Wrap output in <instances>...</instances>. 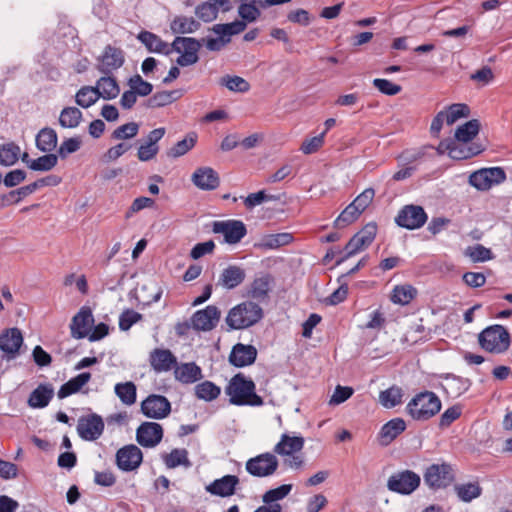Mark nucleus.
<instances>
[{
  "label": "nucleus",
  "instance_id": "40",
  "mask_svg": "<svg viewBox=\"0 0 512 512\" xmlns=\"http://www.w3.org/2000/svg\"><path fill=\"white\" fill-rule=\"evenodd\" d=\"M57 133L51 128L42 129L36 137V145L43 152H51L57 146Z\"/></svg>",
  "mask_w": 512,
  "mask_h": 512
},
{
  "label": "nucleus",
  "instance_id": "21",
  "mask_svg": "<svg viewBox=\"0 0 512 512\" xmlns=\"http://www.w3.org/2000/svg\"><path fill=\"white\" fill-rule=\"evenodd\" d=\"M191 181L201 190H214L220 183L217 172L211 167L197 168L191 176Z\"/></svg>",
  "mask_w": 512,
  "mask_h": 512
},
{
  "label": "nucleus",
  "instance_id": "36",
  "mask_svg": "<svg viewBox=\"0 0 512 512\" xmlns=\"http://www.w3.org/2000/svg\"><path fill=\"white\" fill-rule=\"evenodd\" d=\"M417 293V289L410 284L397 285L393 288L390 299L394 304L407 305Z\"/></svg>",
  "mask_w": 512,
  "mask_h": 512
},
{
  "label": "nucleus",
  "instance_id": "5",
  "mask_svg": "<svg viewBox=\"0 0 512 512\" xmlns=\"http://www.w3.org/2000/svg\"><path fill=\"white\" fill-rule=\"evenodd\" d=\"M279 467V461L274 453L265 452L248 459L245 470L253 477L265 478L274 475Z\"/></svg>",
  "mask_w": 512,
  "mask_h": 512
},
{
  "label": "nucleus",
  "instance_id": "53",
  "mask_svg": "<svg viewBox=\"0 0 512 512\" xmlns=\"http://www.w3.org/2000/svg\"><path fill=\"white\" fill-rule=\"evenodd\" d=\"M257 0H241V4L238 7V14L242 18V21L254 22L260 15L259 9L255 6Z\"/></svg>",
  "mask_w": 512,
  "mask_h": 512
},
{
  "label": "nucleus",
  "instance_id": "41",
  "mask_svg": "<svg viewBox=\"0 0 512 512\" xmlns=\"http://www.w3.org/2000/svg\"><path fill=\"white\" fill-rule=\"evenodd\" d=\"M270 282L268 275L255 278L249 287L248 295L257 300L266 298L270 290Z\"/></svg>",
  "mask_w": 512,
  "mask_h": 512
},
{
  "label": "nucleus",
  "instance_id": "57",
  "mask_svg": "<svg viewBox=\"0 0 512 512\" xmlns=\"http://www.w3.org/2000/svg\"><path fill=\"white\" fill-rule=\"evenodd\" d=\"M361 214L362 211L352 202L342 211L335 223L338 227L346 226L357 220Z\"/></svg>",
  "mask_w": 512,
  "mask_h": 512
},
{
  "label": "nucleus",
  "instance_id": "55",
  "mask_svg": "<svg viewBox=\"0 0 512 512\" xmlns=\"http://www.w3.org/2000/svg\"><path fill=\"white\" fill-rule=\"evenodd\" d=\"M219 9L215 2H204L196 7L195 14L204 22H211L216 19Z\"/></svg>",
  "mask_w": 512,
  "mask_h": 512
},
{
  "label": "nucleus",
  "instance_id": "9",
  "mask_svg": "<svg viewBox=\"0 0 512 512\" xmlns=\"http://www.w3.org/2000/svg\"><path fill=\"white\" fill-rule=\"evenodd\" d=\"M506 179L504 170L500 167L480 169L470 175L469 182L478 190H488Z\"/></svg>",
  "mask_w": 512,
  "mask_h": 512
},
{
  "label": "nucleus",
  "instance_id": "63",
  "mask_svg": "<svg viewBox=\"0 0 512 512\" xmlns=\"http://www.w3.org/2000/svg\"><path fill=\"white\" fill-rule=\"evenodd\" d=\"M353 392L351 387L337 385L328 403L330 406L339 405L348 400Z\"/></svg>",
  "mask_w": 512,
  "mask_h": 512
},
{
  "label": "nucleus",
  "instance_id": "58",
  "mask_svg": "<svg viewBox=\"0 0 512 512\" xmlns=\"http://www.w3.org/2000/svg\"><path fill=\"white\" fill-rule=\"evenodd\" d=\"M164 462L168 468H175L180 465L189 466L187 451L185 449H174L164 457Z\"/></svg>",
  "mask_w": 512,
  "mask_h": 512
},
{
  "label": "nucleus",
  "instance_id": "23",
  "mask_svg": "<svg viewBox=\"0 0 512 512\" xmlns=\"http://www.w3.org/2000/svg\"><path fill=\"white\" fill-rule=\"evenodd\" d=\"M257 356V350L252 345L236 344L229 356L230 363L236 367L252 364Z\"/></svg>",
  "mask_w": 512,
  "mask_h": 512
},
{
  "label": "nucleus",
  "instance_id": "42",
  "mask_svg": "<svg viewBox=\"0 0 512 512\" xmlns=\"http://www.w3.org/2000/svg\"><path fill=\"white\" fill-rule=\"evenodd\" d=\"M197 135L189 133L184 139L178 141L167 152L168 157L178 158L188 153L196 144Z\"/></svg>",
  "mask_w": 512,
  "mask_h": 512
},
{
  "label": "nucleus",
  "instance_id": "22",
  "mask_svg": "<svg viewBox=\"0 0 512 512\" xmlns=\"http://www.w3.org/2000/svg\"><path fill=\"white\" fill-rule=\"evenodd\" d=\"M238 484L239 478L237 476L225 475L207 485L206 491L215 496L229 497L235 493Z\"/></svg>",
  "mask_w": 512,
  "mask_h": 512
},
{
  "label": "nucleus",
  "instance_id": "14",
  "mask_svg": "<svg viewBox=\"0 0 512 512\" xmlns=\"http://www.w3.org/2000/svg\"><path fill=\"white\" fill-rule=\"evenodd\" d=\"M220 316V310L214 305H209L193 314L191 326L198 331H210L217 326Z\"/></svg>",
  "mask_w": 512,
  "mask_h": 512
},
{
  "label": "nucleus",
  "instance_id": "47",
  "mask_svg": "<svg viewBox=\"0 0 512 512\" xmlns=\"http://www.w3.org/2000/svg\"><path fill=\"white\" fill-rule=\"evenodd\" d=\"M479 128L478 120H470L456 129L455 139L459 142H469L478 134Z\"/></svg>",
  "mask_w": 512,
  "mask_h": 512
},
{
  "label": "nucleus",
  "instance_id": "30",
  "mask_svg": "<svg viewBox=\"0 0 512 512\" xmlns=\"http://www.w3.org/2000/svg\"><path fill=\"white\" fill-rule=\"evenodd\" d=\"M137 38L149 52L162 53L165 55L171 53L170 45L156 34L149 31H142L138 34Z\"/></svg>",
  "mask_w": 512,
  "mask_h": 512
},
{
  "label": "nucleus",
  "instance_id": "26",
  "mask_svg": "<svg viewBox=\"0 0 512 512\" xmlns=\"http://www.w3.org/2000/svg\"><path fill=\"white\" fill-rule=\"evenodd\" d=\"M174 376L177 381L183 384H192L202 379L203 374L198 365L189 362L175 365Z\"/></svg>",
  "mask_w": 512,
  "mask_h": 512
},
{
  "label": "nucleus",
  "instance_id": "64",
  "mask_svg": "<svg viewBox=\"0 0 512 512\" xmlns=\"http://www.w3.org/2000/svg\"><path fill=\"white\" fill-rule=\"evenodd\" d=\"M155 204V201L149 197H138L134 199L131 206L126 212L125 217L131 218L135 213H138L139 211L146 209V208H152Z\"/></svg>",
  "mask_w": 512,
  "mask_h": 512
},
{
  "label": "nucleus",
  "instance_id": "2",
  "mask_svg": "<svg viewBox=\"0 0 512 512\" xmlns=\"http://www.w3.org/2000/svg\"><path fill=\"white\" fill-rule=\"evenodd\" d=\"M263 318V309L253 301H244L232 307L225 318L230 329L241 330L257 324Z\"/></svg>",
  "mask_w": 512,
  "mask_h": 512
},
{
  "label": "nucleus",
  "instance_id": "13",
  "mask_svg": "<svg viewBox=\"0 0 512 512\" xmlns=\"http://www.w3.org/2000/svg\"><path fill=\"white\" fill-rule=\"evenodd\" d=\"M395 220L399 226L413 230L425 224L427 215L421 206L406 205L399 211Z\"/></svg>",
  "mask_w": 512,
  "mask_h": 512
},
{
  "label": "nucleus",
  "instance_id": "60",
  "mask_svg": "<svg viewBox=\"0 0 512 512\" xmlns=\"http://www.w3.org/2000/svg\"><path fill=\"white\" fill-rule=\"evenodd\" d=\"M139 126L135 122L126 123L113 131V138L118 140L130 139L137 135Z\"/></svg>",
  "mask_w": 512,
  "mask_h": 512
},
{
  "label": "nucleus",
  "instance_id": "56",
  "mask_svg": "<svg viewBox=\"0 0 512 512\" xmlns=\"http://www.w3.org/2000/svg\"><path fill=\"white\" fill-rule=\"evenodd\" d=\"M58 163V156L55 154H46L32 162H29V168L34 171H49Z\"/></svg>",
  "mask_w": 512,
  "mask_h": 512
},
{
  "label": "nucleus",
  "instance_id": "7",
  "mask_svg": "<svg viewBox=\"0 0 512 512\" xmlns=\"http://www.w3.org/2000/svg\"><path fill=\"white\" fill-rule=\"evenodd\" d=\"M424 482L431 489H441L454 481L452 467L447 463L430 465L424 473Z\"/></svg>",
  "mask_w": 512,
  "mask_h": 512
},
{
  "label": "nucleus",
  "instance_id": "35",
  "mask_svg": "<svg viewBox=\"0 0 512 512\" xmlns=\"http://www.w3.org/2000/svg\"><path fill=\"white\" fill-rule=\"evenodd\" d=\"M200 27V23L193 17L177 16L170 23V29L175 34H190L196 32Z\"/></svg>",
  "mask_w": 512,
  "mask_h": 512
},
{
  "label": "nucleus",
  "instance_id": "52",
  "mask_svg": "<svg viewBox=\"0 0 512 512\" xmlns=\"http://www.w3.org/2000/svg\"><path fill=\"white\" fill-rule=\"evenodd\" d=\"M326 131L317 136L306 137L300 146V151L305 155H311L318 152L325 142Z\"/></svg>",
  "mask_w": 512,
  "mask_h": 512
},
{
  "label": "nucleus",
  "instance_id": "34",
  "mask_svg": "<svg viewBox=\"0 0 512 512\" xmlns=\"http://www.w3.org/2000/svg\"><path fill=\"white\" fill-rule=\"evenodd\" d=\"M95 88H96L100 98H102L104 100L114 99L120 93V89H119V86H118L116 80L110 76L101 77L96 82Z\"/></svg>",
  "mask_w": 512,
  "mask_h": 512
},
{
  "label": "nucleus",
  "instance_id": "15",
  "mask_svg": "<svg viewBox=\"0 0 512 512\" xmlns=\"http://www.w3.org/2000/svg\"><path fill=\"white\" fill-rule=\"evenodd\" d=\"M94 324V317L89 307L83 306L79 312L72 318L70 324L71 336L74 339H83L88 337Z\"/></svg>",
  "mask_w": 512,
  "mask_h": 512
},
{
  "label": "nucleus",
  "instance_id": "37",
  "mask_svg": "<svg viewBox=\"0 0 512 512\" xmlns=\"http://www.w3.org/2000/svg\"><path fill=\"white\" fill-rule=\"evenodd\" d=\"M194 393L198 399L211 402L219 397L221 388L213 382L206 380L194 387Z\"/></svg>",
  "mask_w": 512,
  "mask_h": 512
},
{
  "label": "nucleus",
  "instance_id": "31",
  "mask_svg": "<svg viewBox=\"0 0 512 512\" xmlns=\"http://www.w3.org/2000/svg\"><path fill=\"white\" fill-rule=\"evenodd\" d=\"M470 386L471 382L469 379L456 375H447L442 382L443 389L452 398L461 396Z\"/></svg>",
  "mask_w": 512,
  "mask_h": 512
},
{
  "label": "nucleus",
  "instance_id": "49",
  "mask_svg": "<svg viewBox=\"0 0 512 512\" xmlns=\"http://www.w3.org/2000/svg\"><path fill=\"white\" fill-rule=\"evenodd\" d=\"M458 498L463 502H471L481 495L482 489L478 483H464L455 486Z\"/></svg>",
  "mask_w": 512,
  "mask_h": 512
},
{
  "label": "nucleus",
  "instance_id": "51",
  "mask_svg": "<svg viewBox=\"0 0 512 512\" xmlns=\"http://www.w3.org/2000/svg\"><path fill=\"white\" fill-rule=\"evenodd\" d=\"M465 256L469 257L472 262H485L493 259V253L489 248L481 244L468 246L464 251Z\"/></svg>",
  "mask_w": 512,
  "mask_h": 512
},
{
  "label": "nucleus",
  "instance_id": "62",
  "mask_svg": "<svg viewBox=\"0 0 512 512\" xmlns=\"http://www.w3.org/2000/svg\"><path fill=\"white\" fill-rule=\"evenodd\" d=\"M373 85L381 93L388 96H394L402 90L400 85L394 84L393 82L387 79L376 78L373 80Z\"/></svg>",
  "mask_w": 512,
  "mask_h": 512
},
{
  "label": "nucleus",
  "instance_id": "48",
  "mask_svg": "<svg viewBox=\"0 0 512 512\" xmlns=\"http://www.w3.org/2000/svg\"><path fill=\"white\" fill-rule=\"evenodd\" d=\"M219 84L226 87L228 90L237 93H245L249 91L250 84L240 76L225 75L220 78Z\"/></svg>",
  "mask_w": 512,
  "mask_h": 512
},
{
  "label": "nucleus",
  "instance_id": "43",
  "mask_svg": "<svg viewBox=\"0 0 512 512\" xmlns=\"http://www.w3.org/2000/svg\"><path fill=\"white\" fill-rule=\"evenodd\" d=\"M114 391L124 405L130 406L136 402V386L133 382L117 383Z\"/></svg>",
  "mask_w": 512,
  "mask_h": 512
},
{
  "label": "nucleus",
  "instance_id": "61",
  "mask_svg": "<svg viewBox=\"0 0 512 512\" xmlns=\"http://www.w3.org/2000/svg\"><path fill=\"white\" fill-rule=\"evenodd\" d=\"M82 141L80 137H71L66 140H64L59 149H58V155L65 159L69 154H72L76 151H78L81 147Z\"/></svg>",
  "mask_w": 512,
  "mask_h": 512
},
{
  "label": "nucleus",
  "instance_id": "16",
  "mask_svg": "<svg viewBox=\"0 0 512 512\" xmlns=\"http://www.w3.org/2000/svg\"><path fill=\"white\" fill-rule=\"evenodd\" d=\"M143 460L142 451L134 444L126 445L116 453V463L122 471L137 469Z\"/></svg>",
  "mask_w": 512,
  "mask_h": 512
},
{
  "label": "nucleus",
  "instance_id": "11",
  "mask_svg": "<svg viewBox=\"0 0 512 512\" xmlns=\"http://www.w3.org/2000/svg\"><path fill=\"white\" fill-rule=\"evenodd\" d=\"M142 413L152 419H163L171 412L169 400L162 395L151 394L141 403Z\"/></svg>",
  "mask_w": 512,
  "mask_h": 512
},
{
  "label": "nucleus",
  "instance_id": "44",
  "mask_svg": "<svg viewBox=\"0 0 512 512\" xmlns=\"http://www.w3.org/2000/svg\"><path fill=\"white\" fill-rule=\"evenodd\" d=\"M445 114V123L453 125L461 118H467L470 115V108L463 103H455L442 110Z\"/></svg>",
  "mask_w": 512,
  "mask_h": 512
},
{
  "label": "nucleus",
  "instance_id": "46",
  "mask_svg": "<svg viewBox=\"0 0 512 512\" xmlns=\"http://www.w3.org/2000/svg\"><path fill=\"white\" fill-rule=\"evenodd\" d=\"M100 98L95 86H83L75 95L76 103L82 108H89Z\"/></svg>",
  "mask_w": 512,
  "mask_h": 512
},
{
  "label": "nucleus",
  "instance_id": "29",
  "mask_svg": "<svg viewBox=\"0 0 512 512\" xmlns=\"http://www.w3.org/2000/svg\"><path fill=\"white\" fill-rule=\"evenodd\" d=\"M91 380V373L83 372L71 378L63 384L58 390L57 396L59 399H64L72 394L83 392V388Z\"/></svg>",
  "mask_w": 512,
  "mask_h": 512
},
{
  "label": "nucleus",
  "instance_id": "4",
  "mask_svg": "<svg viewBox=\"0 0 512 512\" xmlns=\"http://www.w3.org/2000/svg\"><path fill=\"white\" fill-rule=\"evenodd\" d=\"M478 342L485 351L500 354L509 348L510 337L503 326L492 325L478 335Z\"/></svg>",
  "mask_w": 512,
  "mask_h": 512
},
{
  "label": "nucleus",
  "instance_id": "19",
  "mask_svg": "<svg viewBox=\"0 0 512 512\" xmlns=\"http://www.w3.org/2000/svg\"><path fill=\"white\" fill-rule=\"evenodd\" d=\"M104 430V422L100 416L91 415L81 418L77 425L79 436L87 441L96 440Z\"/></svg>",
  "mask_w": 512,
  "mask_h": 512
},
{
  "label": "nucleus",
  "instance_id": "3",
  "mask_svg": "<svg viewBox=\"0 0 512 512\" xmlns=\"http://www.w3.org/2000/svg\"><path fill=\"white\" fill-rule=\"evenodd\" d=\"M441 409V400L433 392H421L414 396L406 406L407 414L416 421H426Z\"/></svg>",
  "mask_w": 512,
  "mask_h": 512
},
{
  "label": "nucleus",
  "instance_id": "1",
  "mask_svg": "<svg viewBox=\"0 0 512 512\" xmlns=\"http://www.w3.org/2000/svg\"><path fill=\"white\" fill-rule=\"evenodd\" d=\"M225 393L229 401L237 406H261L263 400L255 392V384L252 380L239 373L232 377L225 387Z\"/></svg>",
  "mask_w": 512,
  "mask_h": 512
},
{
  "label": "nucleus",
  "instance_id": "32",
  "mask_svg": "<svg viewBox=\"0 0 512 512\" xmlns=\"http://www.w3.org/2000/svg\"><path fill=\"white\" fill-rule=\"evenodd\" d=\"M244 279V270L238 266L231 265L222 271L218 284L225 289H233L240 285Z\"/></svg>",
  "mask_w": 512,
  "mask_h": 512
},
{
  "label": "nucleus",
  "instance_id": "45",
  "mask_svg": "<svg viewBox=\"0 0 512 512\" xmlns=\"http://www.w3.org/2000/svg\"><path fill=\"white\" fill-rule=\"evenodd\" d=\"M245 28L246 23L244 21L236 20L231 23L216 24L212 27V31L216 35L230 40L231 36L241 33Z\"/></svg>",
  "mask_w": 512,
  "mask_h": 512
},
{
  "label": "nucleus",
  "instance_id": "50",
  "mask_svg": "<svg viewBox=\"0 0 512 512\" xmlns=\"http://www.w3.org/2000/svg\"><path fill=\"white\" fill-rule=\"evenodd\" d=\"M20 155V147L14 143H8L0 147V164L3 166L14 165Z\"/></svg>",
  "mask_w": 512,
  "mask_h": 512
},
{
  "label": "nucleus",
  "instance_id": "17",
  "mask_svg": "<svg viewBox=\"0 0 512 512\" xmlns=\"http://www.w3.org/2000/svg\"><path fill=\"white\" fill-rule=\"evenodd\" d=\"M163 437L162 426L156 422H144L136 431L137 442L146 448L155 447Z\"/></svg>",
  "mask_w": 512,
  "mask_h": 512
},
{
  "label": "nucleus",
  "instance_id": "8",
  "mask_svg": "<svg viewBox=\"0 0 512 512\" xmlns=\"http://www.w3.org/2000/svg\"><path fill=\"white\" fill-rule=\"evenodd\" d=\"M377 226L375 223H368L363 229L356 233L345 246L344 261L357 253L365 250L375 239Z\"/></svg>",
  "mask_w": 512,
  "mask_h": 512
},
{
  "label": "nucleus",
  "instance_id": "24",
  "mask_svg": "<svg viewBox=\"0 0 512 512\" xmlns=\"http://www.w3.org/2000/svg\"><path fill=\"white\" fill-rule=\"evenodd\" d=\"M293 240V235L288 232L267 234L255 243V247L262 250H275L291 244Z\"/></svg>",
  "mask_w": 512,
  "mask_h": 512
},
{
  "label": "nucleus",
  "instance_id": "38",
  "mask_svg": "<svg viewBox=\"0 0 512 512\" xmlns=\"http://www.w3.org/2000/svg\"><path fill=\"white\" fill-rule=\"evenodd\" d=\"M82 112L76 107H65L59 115V124L63 128L73 129L79 126L82 120Z\"/></svg>",
  "mask_w": 512,
  "mask_h": 512
},
{
  "label": "nucleus",
  "instance_id": "39",
  "mask_svg": "<svg viewBox=\"0 0 512 512\" xmlns=\"http://www.w3.org/2000/svg\"><path fill=\"white\" fill-rule=\"evenodd\" d=\"M403 390L400 387L392 386L379 394L380 404L386 408L391 409L402 403Z\"/></svg>",
  "mask_w": 512,
  "mask_h": 512
},
{
  "label": "nucleus",
  "instance_id": "54",
  "mask_svg": "<svg viewBox=\"0 0 512 512\" xmlns=\"http://www.w3.org/2000/svg\"><path fill=\"white\" fill-rule=\"evenodd\" d=\"M292 490V484H283L277 488L266 491L262 496L265 504H276L275 502L284 499Z\"/></svg>",
  "mask_w": 512,
  "mask_h": 512
},
{
  "label": "nucleus",
  "instance_id": "18",
  "mask_svg": "<svg viewBox=\"0 0 512 512\" xmlns=\"http://www.w3.org/2000/svg\"><path fill=\"white\" fill-rule=\"evenodd\" d=\"M22 344L23 336L18 328H9L0 334V350L7 359L16 358Z\"/></svg>",
  "mask_w": 512,
  "mask_h": 512
},
{
  "label": "nucleus",
  "instance_id": "28",
  "mask_svg": "<svg viewBox=\"0 0 512 512\" xmlns=\"http://www.w3.org/2000/svg\"><path fill=\"white\" fill-rule=\"evenodd\" d=\"M406 429V423L402 418H394L385 423L379 432V441L383 446L389 445Z\"/></svg>",
  "mask_w": 512,
  "mask_h": 512
},
{
  "label": "nucleus",
  "instance_id": "12",
  "mask_svg": "<svg viewBox=\"0 0 512 512\" xmlns=\"http://www.w3.org/2000/svg\"><path fill=\"white\" fill-rule=\"evenodd\" d=\"M420 484V476L406 470L392 475L387 482L389 490L401 494L412 493Z\"/></svg>",
  "mask_w": 512,
  "mask_h": 512
},
{
  "label": "nucleus",
  "instance_id": "6",
  "mask_svg": "<svg viewBox=\"0 0 512 512\" xmlns=\"http://www.w3.org/2000/svg\"><path fill=\"white\" fill-rule=\"evenodd\" d=\"M171 51L179 53L176 62L178 65L185 67L198 62V52L201 47V42L191 37H176L170 45Z\"/></svg>",
  "mask_w": 512,
  "mask_h": 512
},
{
  "label": "nucleus",
  "instance_id": "25",
  "mask_svg": "<svg viewBox=\"0 0 512 512\" xmlns=\"http://www.w3.org/2000/svg\"><path fill=\"white\" fill-rule=\"evenodd\" d=\"M304 438L301 436H291L282 434L279 442L274 446V453L285 456L300 452L304 447Z\"/></svg>",
  "mask_w": 512,
  "mask_h": 512
},
{
  "label": "nucleus",
  "instance_id": "20",
  "mask_svg": "<svg viewBox=\"0 0 512 512\" xmlns=\"http://www.w3.org/2000/svg\"><path fill=\"white\" fill-rule=\"evenodd\" d=\"M124 63V53L121 49L107 46L98 59V69L104 74L111 73Z\"/></svg>",
  "mask_w": 512,
  "mask_h": 512
},
{
  "label": "nucleus",
  "instance_id": "10",
  "mask_svg": "<svg viewBox=\"0 0 512 512\" xmlns=\"http://www.w3.org/2000/svg\"><path fill=\"white\" fill-rule=\"evenodd\" d=\"M212 231L221 234L224 242L231 245L239 243L247 233L244 223L239 220L215 221Z\"/></svg>",
  "mask_w": 512,
  "mask_h": 512
},
{
  "label": "nucleus",
  "instance_id": "27",
  "mask_svg": "<svg viewBox=\"0 0 512 512\" xmlns=\"http://www.w3.org/2000/svg\"><path fill=\"white\" fill-rule=\"evenodd\" d=\"M150 364L156 372H167L177 364L176 357L167 349H155L150 354Z\"/></svg>",
  "mask_w": 512,
  "mask_h": 512
},
{
  "label": "nucleus",
  "instance_id": "59",
  "mask_svg": "<svg viewBox=\"0 0 512 512\" xmlns=\"http://www.w3.org/2000/svg\"><path fill=\"white\" fill-rule=\"evenodd\" d=\"M129 88L134 91L137 96H147L152 92V85L143 80L140 75L132 76L128 81Z\"/></svg>",
  "mask_w": 512,
  "mask_h": 512
},
{
  "label": "nucleus",
  "instance_id": "33",
  "mask_svg": "<svg viewBox=\"0 0 512 512\" xmlns=\"http://www.w3.org/2000/svg\"><path fill=\"white\" fill-rule=\"evenodd\" d=\"M54 395L51 384H41L34 389L28 399V405L32 408L46 407Z\"/></svg>",
  "mask_w": 512,
  "mask_h": 512
}]
</instances>
